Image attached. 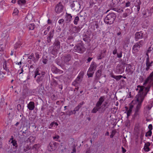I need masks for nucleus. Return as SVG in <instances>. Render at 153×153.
Segmentation results:
<instances>
[{"label":"nucleus","instance_id":"41","mask_svg":"<svg viewBox=\"0 0 153 153\" xmlns=\"http://www.w3.org/2000/svg\"><path fill=\"white\" fill-rule=\"evenodd\" d=\"M137 3L135 4V6L137 7V10L138 12L139 11L140 9V5L141 4V2L140 0H138L136 1Z\"/></svg>","mask_w":153,"mask_h":153},{"label":"nucleus","instance_id":"31","mask_svg":"<svg viewBox=\"0 0 153 153\" xmlns=\"http://www.w3.org/2000/svg\"><path fill=\"white\" fill-rule=\"evenodd\" d=\"M101 108L99 106L96 105L95 106L92 110L91 112L92 113L95 114L96 113L100 110Z\"/></svg>","mask_w":153,"mask_h":153},{"label":"nucleus","instance_id":"16","mask_svg":"<svg viewBox=\"0 0 153 153\" xmlns=\"http://www.w3.org/2000/svg\"><path fill=\"white\" fill-rule=\"evenodd\" d=\"M60 38H57L55 40V42L53 44L52 47L54 48H56L59 49L60 48V42L59 40Z\"/></svg>","mask_w":153,"mask_h":153},{"label":"nucleus","instance_id":"35","mask_svg":"<svg viewBox=\"0 0 153 153\" xmlns=\"http://www.w3.org/2000/svg\"><path fill=\"white\" fill-rule=\"evenodd\" d=\"M36 139V137L32 136H30L26 140L27 142H29L31 144L34 142Z\"/></svg>","mask_w":153,"mask_h":153},{"label":"nucleus","instance_id":"39","mask_svg":"<svg viewBox=\"0 0 153 153\" xmlns=\"http://www.w3.org/2000/svg\"><path fill=\"white\" fill-rule=\"evenodd\" d=\"M84 74V72L83 71H81L79 73L78 76H77V81H80L82 80Z\"/></svg>","mask_w":153,"mask_h":153},{"label":"nucleus","instance_id":"5","mask_svg":"<svg viewBox=\"0 0 153 153\" xmlns=\"http://www.w3.org/2000/svg\"><path fill=\"white\" fill-rule=\"evenodd\" d=\"M33 92L36 95L44 94V85H39L36 88L33 90Z\"/></svg>","mask_w":153,"mask_h":153},{"label":"nucleus","instance_id":"52","mask_svg":"<svg viewBox=\"0 0 153 153\" xmlns=\"http://www.w3.org/2000/svg\"><path fill=\"white\" fill-rule=\"evenodd\" d=\"M94 73V71H89L88 69L87 73V75L88 77H92L93 76Z\"/></svg>","mask_w":153,"mask_h":153},{"label":"nucleus","instance_id":"40","mask_svg":"<svg viewBox=\"0 0 153 153\" xmlns=\"http://www.w3.org/2000/svg\"><path fill=\"white\" fill-rule=\"evenodd\" d=\"M111 77L115 79L116 80H119L123 77V76L122 75H120L116 76L114 75L113 74H111Z\"/></svg>","mask_w":153,"mask_h":153},{"label":"nucleus","instance_id":"30","mask_svg":"<svg viewBox=\"0 0 153 153\" xmlns=\"http://www.w3.org/2000/svg\"><path fill=\"white\" fill-rule=\"evenodd\" d=\"M51 84L54 86H57L58 84V81L55 79L53 76H51Z\"/></svg>","mask_w":153,"mask_h":153},{"label":"nucleus","instance_id":"11","mask_svg":"<svg viewBox=\"0 0 153 153\" xmlns=\"http://www.w3.org/2000/svg\"><path fill=\"white\" fill-rule=\"evenodd\" d=\"M144 98L143 97L141 96L137 97L136 99L137 101V104L136 109L139 110V109L141 106L142 103L143 102Z\"/></svg>","mask_w":153,"mask_h":153},{"label":"nucleus","instance_id":"4","mask_svg":"<svg viewBox=\"0 0 153 153\" xmlns=\"http://www.w3.org/2000/svg\"><path fill=\"white\" fill-rule=\"evenodd\" d=\"M144 43V41L143 40H141L135 43L132 47V53L134 54L137 53L139 51V49L143 46Z\"/></svg>","mask_w":153,"mask_h":153},{"label":"nucleus","instance_id":"48","mask_svg":"<svg viewBox=\"0 0 153 153\" xmlns=\"http://www.w3.org/2000/svg\"><path fill=\"white\" fill-rule=\"evenodd\" d=\"M108 101H105L104 102V103L102 105V109L104 111L105 109H104V108H107L108 106L109 105L108 104Z\"/></svg>","mask_w":153,"mask_h":153},{"label":"nucleus","instance_id":"59","mask_svg":"<svg viewBox=\"0 0 153 153\" xmlns=\"http://www.w3.org/2000/svg\"><path fill=\"white\" fill-rule=\"evenodd\" d=\"M5 49V46H2V44L0 45V51L4 52V51Z\"/></svg>","mask_w":153,"mask_h":153},{"label":"nucleus","instance_id":"64","mask_svg":"<svg viewBox=\"0 0 153 153\" xmlns=\"http://www.w3.org/2000/svg\"><path fill=\"white\" fill-rule=\"evenodd\" d=\"M31 78V75L30 74H28L27 75V78L24 81V82H26L28 81Z\"/></svg>","mask_w":153,"mask_h":153},{"label":"nucleus","instance_id":"2","mask_svg":"<svg viewBox=\"0 0 153 153\" xmlns=\"http://www.w3.org/2000/svg\"><path fill=\"white\" fill-rule=\"evenodd\" d=\"M150 88V86H148L145 88L143 86L137 85V88L136 89V91H138V94L137 96V97L141 96L144 98L148 92L149 91Z\"/></svg>","mask_w":153,"mask_h":153},{"label":"nucleus","instance_id":"54","mask_svg":"<svg viewBox=\"0 0 153 153\" xmlns=\"http://www.w3.org/2000/svg\"><path fill=\"white\" fill-rule=\"evenodd\" d=\"M29 89H24L22 91V95L23 96H26L28 94V92Z\"/></svg>","mask_w":153,"mask_h":153},{"label":"nucleus","instance_id":"8","mask_svg":"<svg viewBox=\"0 0 153 153\" xmlns=\"http://www.w3.org/2000/svg\"><path fill=\"white\" fill-rule=\"evenodd\" d=\"M20 123H21V126L20 128H21L22 126L23 127L28 126L30 125V123L28 122V120H27L26 117L22 115L21 119L20 120Z\"/></svg>","mask_w":153,"mask_h":153},{"label":"nucleus","instance_id":"46","mask_svg":"<svg viewBox=\"0 0 153 153\" xmlns=\"http://www.w3.org/2000/svg\"><path fill=\"white\" fill-rule=\"evenodd\" d=\"M54 33V30L53 29H51L48 34L47 36L51 37L53 38Z\"/></svg>","mask_w":153,"mask_h":153},{"label":"nucleus","instance_id":"24","mask_svg":"<svg viewBox=\"0 0 153 153\" xmlns=\"http://www.w3.org/2000/svg\"><path fill=\"white\" fill-rule=\"evenodd\" d=\"M104 100L105 97L104 96H101L99 98L98 101L96 103V105L101 108L102 105Z\"/></svg>","mask_w":153,"mask_h":153},{"label":"nucleus","instance_id":"32","mask_svg":"<svg viewBox=\"0 0 153 153\" xmlns=\"http://www.w3.org/2000/svg\"><path fill=\"white\" fill-rule=\"evenodd\" d=\"M72 17V16L71 14L68 13L66 12L65 17L66 22H70L71 20Z\"/></svg>","mask_w":153,"mask_h":153},{"label":"nucleus","instance_id":"61","mask_svg":"<svg viewBox=\"0 0 153 153\" xmlns=\"http://www.w3.org/2000/svg\"><path fill=\"white\" fill-rule=\"evenodd\" d=\"M73 53H74L73 56L75 57V56L76 55V54L74 53V52H76V45H75L74 48V49L72 51Z\"/></svg>","mask_w":153,"mask_h":153},{"label":"nucleus","instance_id":"21","mask_svg":"<svg viewBox=\"0 0 153 153\" xmlns=\"http://www.w3.org/2000/svg\"><path fill=\"white\" fill-rule=\"evenodd\" d=\"M53 73L56 74H61L63 73V71L59 69L55 66H53L51 69Z\"/></svg>","mask_w":153,"mask_h":153},{"label":"nucleus","instance_id":"14","mask_svg":"<svg viewBox=\"0 0 153 153\" xmlns=\"http://www.w3.org/2000/svg\"><path fill=\"white\" fill-rule=\"evenodd\" d=\"M71 56L70 54H67L62 57V60L67 65H69L71 63H69V62L71 61Z\"/></svg>","mask_w":153,"mask_h":153},{"label":"nucleus","instance_id":"3","mask_svg":"<svg viewBox=\"0 0 153 153\" xmlns=\"http://www.w3.org/2000/svg\"><path fill=\"white\" fill-rule=\"evenodd\" d=\"M115 18V14L113 13H111L108 14L105 18L104 22L107 24L111 25L114 23Z\"/></svg>","mask_w":153,"mask_h":153},{"label":"nucleus","instance_id":"29","mask_svg":"<svg viewBox=\"0 0 153 153\" xmlns=\"http://www.w3.org/2000/svg\"><path fill=\"white\" fill-rule=\"evenodd\" d=\"M24 35V31L22 29H20L18 32V36L17 37L18 40H22V38L23 37Z\"/></svg>","mask_w":153,"mask_h":153},{"label":"nucleus","instance_id":"57","mask_svg":"<svg viewBox=\"0 0 153 153\" xmlns=\"http://www.w3.org/2000/svg\"><path fill=\"white\" fill-rule=\"evenodd\" d=\"M152 131L149 130L145 134V136L146 137L148 136L151 137L152 135Z\"/></svg>","mask_w":153,"mask_h":153},{"label":"nucleus","instance_id":"62","mask_svg":"<svg viewBox=\"0 0 153 153\" xmlns=\"http://www.w3.org/2000/svg\"><path fill=\"white\" fill-rule=\"evenodd\" d=\"M46 41L48 43H50L51 42V39H53V38L49 36H46Z\"/></svg>","mask_w":153,"mask_h":153},{"label":"nucleus","instance_id":"49","mask_svg":"<svg viewBox=\"0 0 153 153\" xmlns=\"http://www.w3.org/2000/svg\"><path fill=\"white\" fill-rule=\"evenodd\" d=\"M90 38L87 35L85 34L83 36V40L87 42H89L90 40Z\"/></svg>","mask_w":153,"mask_h":153},{"label":"nucleus","instance_id":"19","mask_svg":"<svg viewBox=\"0 0 153 153\" xmlns=\"http://www.w3.org/2000/svg\"><path fill=\"white\" fill-rule=\"evenodd\" d=\"M97 67V65L96 63L94 61H92L90 65V67L88 69V71H94L96 70Z\"/></svg>","mask_w":153,"mask_h":153},{"label":"nucleus","instance_id":"20","mask_svg":"<svg viewBox=\"0 0 153 153\" xmlns=\"http://www.w3.org/2000/svg\"><path fill=\"white\" fill-rule=\"evenodd\" d=\"M22 40H18L13 45L14 48L16 50L22 47Z\"/></svg>","mask_w":153,"mask_h":153},{"label":"nucleus","instance_id":"34","mask_svg":"<svg viewBox=\"0 0 153 153\" xmlns=\"http://www.w3.org/2000/svg\"><path fill=\"white\" fill-rule=\"evenodd\" d=\"M150 145V144L149 142H147L145 143L143 149L146 152H148L150 151L149 146Z\"/></svg>","mask_w":153,"mask_h":153},{"label":"nucleus","instance_id":"50","mask_svg":"<svg viewBox=\"0 0 153 153\" xmlns=\"http://www.w3.org/2000/svg\"><path fill=\"white\" fill-rule=\"evenodd\" d=\"M23 105L22 107V105L20 104H18L17 106V109L19 111H21L23 110L24 109Z\"/></svg>","mask_w":153,"mask_h":153},{"label":"nucleus","instance_id":"27","mask_svg":"<svg viewBox=\"0 0 153 153\" xmlns=\"http://www.w3.org/2000/svg\"><path fill=\"white\" fill-rule=\"evenodd\" d=\"M26 27L28 30H33L35 28L36 25L34 23L29 24L26 25Z\"/></svg>","mask_w":153,"mask_h":153},{"label":"nucleus","instance_id":"22","mask_svg":"<svg viewBox=\"0 0 153 153\" xmlns=\"http://www.w3.org/2000/svg\"><path fill=\"white\" fill-rule=\"evenodd\" d=\"M153 106V101L150 100L149 101L147 105L144 107V109L146 111H149L151 109Z\"/></svg>","mask_w":153,"mask_h":153},{"label":"nucleus","instance_id":"7","mask_svg":"<svg viewBox=\"0 0 153 153\" xmlns=\"http://www.w3.org/2000/svg\"><path fill=\"white\" fill-rule=\"evenodd\" d=\"M134 69L132 66L130 64H127L126 65V67L125 72L126 74L129 75H131L134 71Z\"/></svg>","mask_w":153,"mask_h":153},{"label":"nucleus","instance_id":"33","mask_svg":"<svg viewBox=\"0 0 153 153\" xmlns=\"http://www.w3.org/2000/svg\"><path fill=\"white\" fill-rule=\"evenodd\" d=\"M58 126V124L56 122L53 121L48 126V128L49 129H52L53 127H56Z\"/></svg>","mask_w":153,"mask_h":153},{"label":"nucleus","instance_id":"47","mask_svg":"<svg viewBox=\"0 0 153 153\" xmlns=\"http://www.w3.org/2000/svg\"><path fill=\"white\" fill-rule=\"evenodd\" d=\"M28 132L27 128L26 130H25V131H23L22 132V134L20 135L21 136H23L24 137H27L29 136V135L28 134H27Z\"/></svg>","mask_w":153,"mask_h":153},{"label":"nucleus","instance_id":"15","mask_svg":"<svg viewBox=\"0 0 153 153\" xmlns=\"http://www.w3.org/2000/svg\"><path fill=\"white\" fill-rule=\"evenodd\" d=\"M153 81V71L150 74L149 76L145 80L143 85H145L148 83H151Z\"/></svg>","mask_w":153,"mask_h":153},{"label":"nucleus","instance_id":"26","mask_svg":"<svg viewBox=\"0 0 153 153\" xmlns=\"http://www.w3.org/2000/svg\"><path fill=\"white\" fill-rule=\"evenodd\" d=\"M135 40L137 41L139 39L142 38L143 34L141 32H137L135 34Z\"/></svg>","mask_w":153,"mask_h":153},{"label":"nucleus","instance_id":"17","mask_svg":"<svg viewBox=\"0 0 153 153\" xmlns=\"http://www.w3.org/2000/svg\"><path fill=\"white\" fill-rule=\"evenodd\" d=\"M50 54L53 55V57L54 58L56 57L59 50L56 48H54L52 47V46L50 47Z\"/></svg>","mask_w":153,"mask_h":153},{"label":"nucleus","instance_id":"36","mask_svg":"<svg viewBox=\"0 0 153 153\" xmlns=\"http://www.w3.org/2000/svg\"><path fill=\"white\" fill-rule=\"evenodd\" d=\"M26 1L25 0H17V4L20 6L25 5L26 4Z\"/></svg>","mask_w":153,"mask_h":153},{"label":"nucleus","instance_id":"53","mask_svg":"<svg viewBox=\"0 0 153 153\" xmlns=\"http://www.w3.org/2000/svg\"><path fill=\"white\" fill-rule=\"evenodd\" d=\"M25 55L27 56L28 59H33L34 58V54L33 53H31L30 55H29V54H25Z\"/></svg>","mask_w":153,"mask_h":153},{"label":"nucleus","instance_id":"10","mask_svg":"<svg viewBox=\"0 0 153 153\" xmlns=\"http://www.w3.org/2000/svg\"><path fill=\"white\" fill-rule=\"evenodd\" d=\"M72 85L75 87V88H71L68 92L69 94L71 96L74 95V94H76V78L73 82Z\"/></svg>","mask_w":153,"mask_h":153},{"label":"nucleus","instance_id":"55","mask_svg":"<svg viewBox=\"0 0 153 153\" xmlns=\"http://www.w3.org/2000/svg\"><path fill=\"white\" fill-rule=\"evenodd\" d=\"M19 13V11L18 9L15 8L14 9L13 12V16H16L18 15Z\"/></svg>","mask_w":153,"mask_h":153},{"label":"nucleus","instance_id":"63","mask_svg":"<svg viewBox=\"0 0 153 153\" xmlns=\"http://www.w3.org/2000/svg\"><path fill=\"white\" fill-rule=\"evenodd\" d=\"M130 42V39L128 38H126L125 41L124 42V43L125 44V45L126 44H128Z\"/></svg>","mask_w":153,"mask_h":153},{"label":"nucleus","instance_id":"38","mask_svg":"<svg viewBox=\"0 0 153 153\" xmlns=\"http://www.w3.org/2000/svg\"><path fill=\"white\" fill-rule=\"evenodd\" d=\"M122 0H112V7H115L118 6L119 2H121Z\"/></svg>","mask_w":153,"mask_h":153},{"label":"nucleus","instance_id":"28","mask_svg":"<svg viewBox=\"0 0 153 153\" xmlns=\"http://www.w3.org/2000/svg\"><path fill=\"white\" fill-rule=\"evenodd\" d=\"M102 70L99 69L95 73V80H98L100 78L101 75Z\"/></svg>","mask_w":153,"mask_h":153},{"label":"nucleus","instance_id":"58","mask_svg":"<svg viewBox=\"0 0 153 153\" xmlns=\"http://www.w3.org/2000/svg\"><path fill=\"white\" fill-rule=\"evenodd\" d=\"M112 10L116 11H117L118 12H123V10L120 9H118L117 7H114L112 8Z\"/></svg>","mask_w":153,"mask_h":153},{"label":"nucleus","instance_id":"18","mask_svg":"<svg viewBox=\"0 0 153 153\" xmlns=\"http://www.w3.org/2000/svg\"><path fill=\"white\" fill-rule=\"evenodd\" d=\"M34 54L35 57L34 56V58L32 59V61L34 63H36L40 58L42 55V53L40 51L36 52L34 53Z\"/></svg>","mask_w":153,"mask_h":153},{"label":"nucleus","instance_id":"56","mask_svg":"<svg viewBox=\"0 0 153 153\" xmlns=\"http://www.w3.org/2000/svg\"><path fill=\"white\" fill-rule=\"evenodd\" d=\"M76 62L75 61L74 62V63L73 64V65L71 66H70V67L69 68L71 67V69H72V71H75V70H76Z\"/></svg>","mask_w":153,"mask_h":153},{"label":"nucleus","instance_id":"42","mask_svg":"<svg viewBox=\"0 0 153 153\" xmlns=\"http://www.w3.org/2000/svg\"><path fill=\"white\" fill-rule=\"evenodd\" d=\"M11 143H12L13 149H18V145L17 143V141L15 140L14 141H12L11 142Z\"/></svg>","mask_w":153,"mask_h":153},{"label":"nucleus","instance_id":"13","mask_svg":"<svg viewBox=\"0 0 153 153\" xmlns=\"http://www.w3.org/2000/svg\"><path fill=\"white\" fill-rule=\"evenodd\" d=\"M125 68L120 65H118L116 67L115 72L117 74H121L123 73L124 71Z\"/></svg>","mask_w":153,"mask_h":153},{"label":"nucleus","instance_id":"12","mask_svg":"<svg viewBox=\"0 0 153 153\" xmlns=\"http://www.w3.org/2000/svg\"><path fill=\"white\" fill-rule=\"evenodd\" d=\"M86 49L82 43L78 44L77 45V53H82L84 52Z\"/></svg>","mask_w":153,"mask_h":153},{"label":"nucleus","instance_id":"45","mask_svg":"<svg viewBox=\"0 0 153 153\" xmlns=\"http://www.w3.org/2000/svg\"><path fill=\"white\" fill-rule=\"evenodd\" d=\"M40 147V145L39 144H34L32 147L33 150L36 151L39 149Z\"/></svg>","mask_w":153,"mask_h":153},{"label":"nucleus","instance_id":"1","mask_svg":"<svg viewBox=\"0 0 153 153\" xmlns=\"http://www.w3.org/2000/svg\"><path fill=\"white\" fill-rule=\"evenodd\" d=\"M45 71H41L39 68L38 67L34 70V78L36 82L41 85H44L46 80Z\"/></svg>","mask_w":153,"mask_h":153},{"label":"nucleus","instance_id":"60","mask_svg":"<svg viewBox=\"0 0 153 153\" xmlns=\"http://www.w3.org/2000/svg\"><path fill=\"white\" fill-rule=\"evenodd\" d=\"M50 28L51 26H48L46 30L44 32V35H46L48 34V32L49 31Z\"/></svg>","mask_w":153,"mask_h":153},{"label":"nucleus","instance_id":"37","mask_svg":"<svg viewBox=\"0 0 153 153\" xmlns=\"http://www.w3.org/2000/svg\"><path fill=\"white\" fill-rule=\"evenodd\" d=\"M146 67L145 69L146 71L149 70L151 67L152 66V65L150 63V61L149 60H146Z\"/></svg>","mask_w":153,"mask_h":153},{"label":"nucleus","instance_id":"6","mask_svg":"<svg viewBox=\"0 0 153 153\" xmlns=\"http://www.w3.org/2000/svg\"><path fill=\"white\" fill-rule=\"evenodd\" d=\"M59 144L58 143L56 142H51L48 146V150L51 152L55 151Z\"/></svg>","mask_w":153,"mask_h":153},{"label":"nucleus","instance_id":"51","mask_svg":"<svg viewBox=\"0 0 153 153\" xmlns=\"http://www.w3.org/2000/svg\"><path fill=\"white\" fill-rule=\"evenodd\" d=\"M48 105L47 103L43 104L41 108L42 111H44L45 110L47 109Z\"/></svg>","mask_w":153,"mask_h":153},{"label":"nucleus","instance_id":"44","mask_svg":"<svg viewBox=\"0 0 153 153\" xmlns=\"http://www.w3.org/2000/svg\"><path fill=\"white\" fill-rule=\"evenodd\" d=\"M23 151L26 152L31 149V147L28 145L24 146L23 147Z\"/></svg>","mask_w":153,"mask_h":153},{"label":"nucleus","instance_id":"25","mask_svg":"<svg viewBox=\"0 0 153 153\" xmlns=\"http://www.w3.org/2000/svg\"><path fill=\"white\" fill-rule=\"evenodd\" d=\"M76 111V107H75L74 109L72 110H68L65 112L66 114L67 115L70 116L73 114H75Z\"/></svg>","mask_w":153,"mask_h":153},{"label":"nucleus","instance_id":"43","mask_svg":"<svg viewBox=\"0 0 153 153\" xmlns=\"http://www.w3.org/2000/svg\"><path fill=\"white\" fill-rule=\"evenodd\" d=\"M139 110L136 109L134 115V119H138L139 117Z\"/></svg>","mask_w":153,"mask_h":153},{"label":"nucleus","instance_id":"23","mask_svg":"<svg viewBox=\"0 0 153 153\" xmlns=\"http://www.w3.org/2000/svg\"><path fill=\"white\" fill-rule=\"evenodd\" d=\"M27 107L28 109L30 111L33 110L35 108L34 102L33 101L30 102L27 104Z\"/></svg>","mask_w":153,"mask_h":153},{"label":"nucleus","instance_id":"9","mask_svg":"<svg viewBox=\"0 0 153 153\" xmlns=\"http://www.w3.org/2000/svg\"><path fill=\"white\" fill-rule=\"evenodd\" d=\"M63 7L61 2H60L56 5L55 11L57 14H59L62 11Z\"/></svg>","mask_w":153,"mask_h":153}]
</instances>
